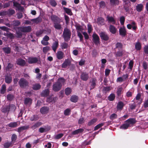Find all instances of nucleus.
Instances as JSON below:
<instances>
[{
	"label": "nucleus",
	"mask_w": 148,
	"mask_h": 148,
	"mask_svg": "<svg viewBox=\"0 0 148 148\" xmlns=\"http://www.w3.org/2000/svg\"><path fill=\"white\" fill-rule=\"evenodd\" d=\"M21 24L20 21L16 20L13 21L11 23V25L16 31V37L18 38H21L23 33L29 32L32 30V27L30 26L18 27Z\"/></svg>",
	"instance_id": "1"
},
{
	"label": "nucleus",
	"mask_w": 148,
	"mask_h": 148,
	"mask_svg": "<svg viewBox=\"0 0 148 148\" xmlns=\"http://www.w3.org/2000/svg\"><path fill=\"white\" fill-rule=\"evenodd\" d=\"M65 82V80L63 78L58 79L57 82L53 85V90L55 91H59L61 88L62 86L64 85Z\"/></svg>",
	"instance_id": "2"
},
{
	"label": "nucleus",
	"mask_w": 148,
	"mask_h": 148,
	"mask_svg": "<svg viewBox=\"0 0 148 148\" xmlns=\"http://www.w3.org/2000/svg\"><path fill=\"white\" fill-rule=\"evenodd\" d=\"M71 34V31L69 29L67 28H64L63 32L62 37L65 41L68 42L70 40Z\"/></svg>",
	"instance_id": "3"
},
{
	"label": "nucleus",
	"mask_w": 148,
	"mask_h": 148,
	"mask_svg": "<svg viewBox=\"0 0 148 148\" xmlns=\"http://www.w3.org/2000/svg\"><path fill=\"white\" fill-rule=\"evenodd\" d=\"M135 123V120L134 119H130L126 121L124 124L121 125L120 127L121 129H126L128 127L134 124Z\"/></svg>",
	"instance_id": "4"
},
{
	"label": "nucleus",
	"mask_w": 148,
	"mask_h": 148,
	"mask_svg": "<svg viewBox=\"0 0 148 148\" xmlns=\"http://www.w3.org/2000/svg\"><path fill=\"white\" fill-rule=\"evenodd\" d=\"M19 84L21 87L25 88L28 86L29 82L26 79L22 78L20 79Z\"/></svg>",
	"instance_id": "5"
},
{
	"label": "nucleus",
	"mask_w": 148,
	"mask_h": 148,
	"mask_svg": "<svg viewBox=\"0 0 148 148\" xmlns=\"http://www.w3.org/2000/svg\"><path fill=\"white\" fill-rule=\"evenodd\" d=\"M93 41L95 45H97L100 43V38L96 33H94L92 35Z\"/></svg>",
	"instance_id": "6"
},
{
	"label": "nucleus",
	"mask_w": 148,
	"mask_h": 148,
	"mask_svg": "<svg viewBox=\"0 0 148 148\" xmlns=\"http://www.w3.org/2000/svg\"><path fill=\"white\" fill-rule=\"evenodd\" d=\"M99 34L102 40L106 41L109 39L108 35L105 32H101Z\"/></svg>",
	"instance_id": "7"
},
{
	"label": "nucleus",
	"mask_w": 148,
	"mask_h": 148,
	"mask_svg": "<svg viewBox=\"0 0 148 148\" xmlns=\"http://www.w3.org/2000/svg\"><path fill=\"white\" fill-rule=\"evenodd\" d=\"M15 13V11L13 9H9L3 12H1V16L3 14H8L9 15H11Z\"/></svg>",
	"instance_id": "8"
},
{
	"label": "nucleus",
	"mask_w": 148,
	"mask_h": 148,
	"mask_svg": "<svg viewBox=\"0 0 148 148\" xmlns=\"http://www.w3.org/2000/svg\"><path fill=\"white\" fill-rule=\"evenodd\" d=\"M51 19L53 24L54 23L61 21V19L56 15L54 14H52L51 16Z\"/></svg>",
	"instance_id": "9"
},
{
	"label": "nucleus",
	"mask_w": 148,
	"mask_h": 148,
	"mask_svg": "<svg viewBox=\"0 0 148 148\" xmlns=\"http://www.w3.org/2000/svg\"><path fill=\"white\" fill-rule=\"evenodd\" d=\"M119 34L122 37H125L126 35V31L124 27H121L119 30Z\"/></svg>",
	"instance_id": "10"
},
{
	"label": "nucleus",
	"mask_w": 148,
	"mask_h": 148,
	"mask_svg": "<svg viewBox=\"0 0 148 148\" xmlns=\"http://www.w3.org/2000/svg\"><path fill=\"white\" fill-rule=\"evenodd\" d=\"M59 45V41L58 39H56L53 43L51 46L54 52H56V50L58 48Z\"/></svg>",
	"instance_id": "11"
},
{
	"label": "nucleus",
	"mask_w": 148,
	"mask_h": 148,
	"mask_svg": "<svg viewBox=\"0 0 148 148\" xmlns=\"http://www.w3.org/2000/svg\"><path fill=\"white\" fill-rule=\"evenodd\" d=\"M107 21L109 23H111L113 24H115L116 23V21L112 16H110L108 15L106 17Z\"/></svg>",
	"instance_id": "12"
},
{
	"label": "nucleus",
	"mask_w": 148,
	"mask_h": 148,
	"mask_svg": "<svg viewBox=\"0 0 148 148\" xmlns=\"http://www.w3.org/2000/svg\"><path fill=\"white\" fill-rule=\"evenodd\" d=\"M61 22H58L56 23H54L53 24V27L55 28L57 30H60L63 29V27L62 25L60 24Z\"/></svg>",
	"instance_id": "13"
},
{
	"label": "nucleus",
	"mask_w": 148,
	"mask_h": 148,
	"mask_svg": "<svg viewBox=\"0 0 148 148\" xmlns=\"http://www.w3.org/2000/svg\"><path fill=\"white\" fill-rule=\"evenodd\" d=\"M49 110V108L47 107H43L41 108L40 110V112L42 114H47Z\"/></svg>",
	"instance_id": "14"
},
{
	"label": "nucleus",
	"mask_w": 148,
	"mask_h": 148,
	"mask_svg": "<svg viewBox=\"0 0 148 148\" xmlns=\"http://www.w3.org/2000/svg\"><path fill=\"white\" fill-rule=\"evenodd\" d=\"M110 32L112 34H115L116 32L117 29L115 27L112 25L110 24L109 27Z\"/></svg>",
	"instance_id": "15"
},
{
	"label": "nucleus",
	"mask_w": 148,
	"mask_h": 148,
	"mask_svg": "<svg viewBox=\"0 0 148 148\" xmlns=\"http://www.w3.org/2000/svg\"><path fill=\"white\" fill-rule=\"evenodd\" d=\"M13 6L18 8V9L19 10L23 11L24 9V8L23 7L21 6V4L17 2H13Z\"/></svg>",
	"instance_id": "16"
},
{
	"label": "nucleus",
	"mask_w": 148,
	"mask_h": 148,
	"mask_svg": "<svg viewBox=\"0 0 148 148\" xmlns=\"http://www.w3.org/2000/svg\"><path fill=\"white\" fill-rule=\"evenodd\" d=\"M89 78L88 74L86 73H83L81 75V78L84 81L87 80Z\"/></svg>",
	"instance_id": "17"
},
{
	"label": "nucleus",
	"mask_w": 148,
	"mask_h": 148,
	"mask_svg": "<svg viewBox=\"0 0 148 148\" xmlns=\"http://www.w3.org/2000/svg\"><path fill=\"white\" fill-rule=\"evenodd\" d=\"M105 20L104 19L101 17H98L97 19V22L98 25H103L105 24Z\"/></svg>",
	"instance_id": "18"
},
{
	"label": "nucleus",
	"mask_w": 148,
	"mask_h": 148,
	"mask_svg": "<svg viewBox=\"0 0 148 148\" xmlns=\"http://www.w3.org/2000/svg\"><path fill=\"white\" fill-rule=\"evenodd\" d=\"M38 61L37 59L36 58L29 57L28 59V61L29 64L36 63Z\"/></svg>",
	"instance_id": "19"
},
{
	"label": "nucleus",
	"mask_w": 148,
	"mask_h": 148,
	"mask_svg": "<svg viewBox=\"0 0 148 148\" xmlns=\"http://www.w3.org/2000/svg\"><path fill=\"white\" fill-rule=\"evenodd\" d=\"M31 20L36 24H38L42 22V18L41 17L39 16L36 18L32 19Z\"/></svg>",
	"instance_id": "20"
},
{
	"label": "nucleus",
	"mask_w": 148,
	"mask_h": 148,
	"mask_svg": "<svg viewBox=\"0 0 148 148\" xmlns=\"http://www.w3.org/2000/svg\"><path fill=\"white\" fill-rule=\"evenodd\" d=\"M71 63V61L69 60H66L62 65V67L63 68H66L67 66L69 65Z\"/></svg>",
	"instance_id": "21"
},
{
	"label": "nucleus",
	"mask_w": 148,
	"mask_h": 148,
	"mask_svg": "<svg viewBox=\"0 0 148 148\" xmlns=\"http://www.w3.org/2000/svg\"><path fill=\"white\" fill-rule=\"evenodd\" d=\"M143 5L142 4H138L136 6V10L138 12H140L143 10Z\"/></svg>",
	"instance_id": "22"
},
{
	"label": "nucleus",
	"mask_w": 148,
	"mask_h": 148,
	"mask_svg": "<svg viewBox=\"0 0 148 148\" xmlns=\"http://www.w3.org/2000/svg\"><path fill=\"white\" fill-rule=\"evenodd\" d=\"M12 81V78L11 75H7L5 76V82L8 84L10 83Z\"/></svg>",
	"instance_id": "23"
},
{
	"label": "nucleus",
	"mask_w": 148,
	"mask_h": 148,
	"mask_svg": "<svg viewBox=\"0 0 148 148\" xmlns=\"http://www.w3.org/2000/svg\"><path fill=\"white\" fill-rule=\"evenodd\" d=\"M50 129L49 128H47L46 127H40L39 129V131L41 133L46 132L49 131Z\"/></svg>",
	"instance_id": "24"
},
{
	"label": "nucleus",
	"mask_w": 148,
	"mask_h": 148,
	"mask_svg": "<svg viewBox=\"0 0 148 148\" xmlns=\"http://www.w3.org/2000/svg\"><path fill=\"white\" fill-rule=\"evenodd\" d=\"M63 9L65 12L68 15L70 16H71L73 14V13L71 11V10L69 8L64 7Z\"/></svg>",
	"instance_id": "25"
},
{
	"label": "nucleus",
	"mask_w": 148,
	"mask_h": 148,
	"mask_svg": "<svg viewBox=\"0 0 148 148\" xmlns=\"http://www.w3.org/2000/svg\"><path fill=\"white\" fill-rule=\"evenodd\" d=\"M29 127V126L25 125L21 127L18 128V132H23V130L28 129Z\"/></svg>",
	"instance_id": "26"
},
{
	"label": "nucleus",
	"mask_w": 148,
	"mask_h": 148,
	"mask_svg": "<svg viewBox=\"0 0 148 148\" xmlns=\"http://www.w3.org/2000/svg\"><path fill=\"white\" fill-rule=\"evenodd\" d=\"M135 48L137 51L140 50L141 48V45L139 42H137L135 44Z\"/></svg>",
	"instance_id": "27"
},
{
	"label": "nucleus",
	"mask_w": 148,
	"mask_h": 148,
	"mask_svg": "<svg viewBox=\"0 0 148 148\" xmlns=\"http://www.w3.org/2000/svg\"><path fill=\"white\" fill-rule=\"evenodd\" d=\"M42 124V123L41 122H37L35 124H34L31 127V128L33 129L34 130L37 127H38L40 126Z\"/></svg>",
	"instance_id": "28"
},
{
	"label": "nucleus",
	"mask_w": 148,
	"mask_h": 148,
	"mask_svg": "<svg viewBox=\"0 0 148 148\" xmlns=\"http://www.w3.org/2000/svg\"><path fill=\"white\" fill-rule=\"evenodd\" d=\"M78 97L75 95H73L70 99V100L71 101L73 102H76L78 100Z\"/></svg>",
	"instance_id": "29"
},
{
	"label": "nucleus",
	"mask_w": 148,
	"mask_h": 148,
	"mask_svg": "<svg viewBox=\"0 0 148 148\" xmlns=\"http://www.w3.org/2000/svg\"><path fill=\"white\" fill-rule=\"evenodd\" d=\"M17 64L21 66H23L25 64V61L21 59H18L17 61Z\"/></svg>",
	"instance_id": "30"
},
{
	"label": "nucleus",
	"mask_w": 148,
	"mask_h": 148,
	"mask_svg": "<svg viewBox=\"0 0 148 148\" xmlns=\"http://www.w3.org/2000/svg\"><path fill=\"white\" fill-rule=\"evenodd\" d=\"M124 105L123 103L121 101L118 102L117 105V108L118 110H121L123 108Z\"/></svg>",
	"instance_id": "31"
},
{
	"label": "nucleus",
	"mask_w": 148,
	"mask_h": 148,
	"mask_svg": "<svg viewBox=\"0 0 148 148\" xmlns=\"http://www.w3.org/2000/svg\"><path fill=\"white\" fill-rule=\"evenodd\" d=\"M75 26L77 30V31H82V27L79 24H77L75 25Z\"/></svg>",
	"instance_id": "32"
},
{
	"label": "nucleus",
	"mask_w": 148,
	"mask_h": 148,
	"mask_svg": "<svg viewBox=\"0 0 148 148\" xmlns=\"http://www.w3.org/2000/svg\"><path fill=\"white\" fill-rule=\"evenodd\" d=\"M110 4L112 5H118L119 3V0H110Z\"/></svg>",
	"instance_id": "33"
},
{
	"label": "nucleus",
	"mask_w": 148,
	"mask_h": 148,
	"mask_svg": "<svg viewBox=\"0 0 148 148\" xmlns=\"http://www.w3.org/2000/svg\"><path fill=\"white\" fill-rule=\"evenodd\" d=\"M18 123L16 122L11 123L9 124L8 125L10 127H15L18 126ZM18 124H19L18 123Z\"/></svg>",
	"instance_id": "34"
},
{
	"label": "nucleus",
	"mask_w": 148,
	"mask_h": 148,
	"mask_svg": "<svg viewBox=\"0 0 148 148\" xmlns=\"http://www.w3.org/2000/svg\"><path fill=\"white\" fill-rule=\"evenodd\" d=\"M60 46L62 49H66L68 47V44L67 43L63 42L61 44Z\"/></svg>",
	"instance_id": "35"
},
{
	"label": "nucleus",
	"mask_w": 148,
	"mask_h": 148,
	"mask_svg": "<svg viewBox=\"0 0 148 148\" xmlns=\"http://www.w3.org/2000/svg\"><path fill=\"white\" fill-rule=\"evenodd\" d=\"M84 130L82 129H79L76 130L72 132V134L74 135L77 134L78 133L82 132Z\"/></svg>",
	"instance_id": "36"
},
{
	"label": "nucleus",
	"mask_w": 148,
	"mask_h": 148,
	"mask_svg": "<svg viewBox=\"0 0 148 148\" xmlns=\"http://www.w3.org/2000/svg\"><path fill=\"white\" fill-rule=\"evenodd\" d=\"M49 90L46 89L42 91L41 93V95L44 97L47 96L49 94Z\"/></svg>",
	"instance_id": "37"
},
{
	"label": "nucleus",
	"mask_w": 148,
	"mask_h": 148,
	"mask_svg": "<svg viewBox=\"0 0 148 148\" xmlns=\"http://www.w3.org/2000/svg\"><path fill=\"white\" fill-rule=\"evenodd\" d=\"M3 49L4 52L8 54L10 52L11 49L9 47L3 48Z\"/></svg>",
	"instance_id": "38"
},
{
	"label": "nucleus",
	"mask_w": 148,
	"mask_h": 148,
	"mask_svg": "<svg viewBox=\"0 0 148 148\" xmlns=\"http://www.w3.org/2000/svg\"><path fill=\"white\" fill-rule=\"evenodd\" d=\"M10 108V106H8L4 107L2 109V111L4 113L8 112L9 111Z\"/></svg>",
	"instance_id": "39"
},
{
	"label": "nucleus",
	"mask_w": 148,
	"mask_h": 148,
	"mask_svg": "<svg viewBox=\"0 0 148 148\" xmlns=\"http://www.w3.org/2000/svg\"><path fill=\"white\" fill-rule=\"evenodd\" d=\"M40 87L41 86L39 84H36L33 85V88L34 90H37L39 89Z\"/></svg>",
	"instance_id": "40"
},
{
	"label": "nucleus",
	"mask_w": 148,
	"mask_h": 148,
	"mask_svg": "<svg viewBox=\"0 0 148 148\" xmlns=\"http://www.w3.org/2000/svg\"><path fill=\"white\" fill-rule=\"evenodd\" d=\"M77 36L80 38V41H82L83 40V37L81 32L79 31H77Z\"/></svg>",
	"instance_id": "41"
},
{
	"label": "nucleus",
	"mask_w": 148,
	"mask_h": 148,
	"mask_svg": "<svg viewBox=\"0 0 148 148\" xmlns=\"http://www.w3.org/2000/svg\"><path fill=\"white\" fill-rule=\"evenodd\" d=\"M71 91L72 90L70 88H66L65 89V93L66 95H68L71 93Z\"/></svg>",
	"instance_id": "42"
},
{
	"label": "nucleus",
	"mask_w": 148,
	"mask_h": 148,
	"mask_svg": "<svg viewBox=\"0 0 148 148\" xmlns=\"http://www.w3.org/2000/svg\"><path fill=\"white\" fill-rule=\"evenodd\" d=\"M116 47L119 50L121 49L122 48V45L120 42H117L116 44Z\"/></svg>",
	"instance_id": "43"
},
{
	"label": "nucleus",
	"mask_w": 148,
	"mask_h": 148,
	"mask_svg": "<svg viewBox=\"0 0 148 148\" xmlns=\"http://www.w3.org/2000/svg\"><path fill=\"white\" fill-rule=\"evenodd\" d=\"M93 29L92 28V26L91 24H88V32L90 34Z\"/></svg>",
	"instance_id": "44"
},
{
	"label": "nucleus",
	"mask_w": 148,
	"mask_h": 148,
	"mask_svg": "<svg viewBox=\"0 0 148 148\" xmlns=\"http://www.w3.org/2000/svg\"><path fill=\"white\" fill-rule=\"evenodd\" d=\"M71 110L69 108L66 109L64 112V114L65 115H69L70 114Z\"/></svg>",
	"instance_id": "45"
},
{
	"label": "nucleus",
	"mask_w": 148,
	"mask_h": 148,
	"mask_svg": "<svg viewBox=\"0 0 148 148\" xmlns=\"http://www.w3.org/2000/svg\"><path fill=\"white\" fill-rule=\"evenodd\" d=\"M120 21L121 24L122 25H124L125 21V18L123 16H122L120 17Z\"/></svg>",
	"instance_id": "46"
},
{
	"label": "nucleus",
	"mask_w": 148,
	"mask_h": 148,
	"mask_svg": "<svg viewBox=\"0 0 148 148\" xmlns=\"http://www.w3.org/2000/svg\"><path fill=\"white\" fill-rule=\"evenodd\" d=\"M32 100L30 98H26L25 100V103L26 104H30L31 103Z\"/></svg>",
	"instance_id": "47"
},
{
	"label": "nucleus",
	"mask_w": 148,
	"mask_h": 148,
	"mask_svg": "<svg viewBox=\"0 0 148 148\" xmlns=\"http://www.w3.org/2000/svg\"><path fill=\"white\" fill-rule=\"evenodd\" d=\"M50 3L51 5L54 7H55L57 5V3L55 0H51Z\"/></svg>",
	"instance_id": "48"
},
{
	"label": "nucleus",
	"mask_w": 148,
	"mask_h": 148,
	"mask_svg": "<svg viewBox=\"0 0 148 148\" xmlns=\"http://www.w3.org/2000/svg\"><path fill=\"white\" fill-rule=\"evenodd\" d=\"M99 5L100 7L101 8H104L106 6V4L105 2L103 1L100 2L99 3Z\"/></svg>",
	"instance_id": "49"
},
{
	"label": "nucleus",
	"mask_w": 148,
	"mask_h": 148,
	"mask_svg": "<svg viewBox=\"0 0 148 148\" xmlns=\"http://www.w3.org/2000/svg\"><path fill=\"white\" fill-rule=\"evenodd\" d=\"M6 90V86L5 85H3L2 86L1 90V93L3 94Z\"/></svg>",
	"instance_id": "50"
},
{
	"label": "nucleus",
	"mask_w": 148,
	"mask_h": 148,
	"mask_svg": "<svg viewBox=\"0 0 148 148\" xmlns=\"http://www.w3.org/2000/svg\"><path fill=\"white\" fill-rule=\"evenodd\" d=\"M63 136V134L62 133L58 134L56 135L55 136V138L56 139H59L61 138Z\"/></svg>",
	"instance_id": "51"
},
{
	"label": "nucleus",
	"mask_w": 148,
	"mask_h": 148,
	"mask_svg": "<svg viewBox=\"0 0 148 148\" xmlns=\"http://www.w3.org/2000/svg\"><path fill=\"white\" fill-rule=\"evenodd\" d=\"M104 124L103 123H101L100 124H99L96 125L95 127L94 128L95 130H96L99 129L100 127H101Z\"/></svg>",
	"instance_id": "52"
},
{
	"label": "nucleus",
	"mask_w": 148,
	"mask_h": 148,
	"mask_svg": "<svg viewBox=\"0 0 148 148\" xmlns=\"http://www.w3.org/2000/svg\"><path fill=\"white\" fill-rule=\"evenodd\" d=\"M38 116L34 115L32 117L30 118V120L32 121H36L38 120Z\"/></svg>",
	"instance_id": "53"
},
{
	"label": "nucleus",
	"mask_w": 148,
	"mask_h": 148,
	"mask_svg": "<svg viewBox=\"0 0 148 148\" xmlns=\"http://www.w3.org/2000/svg\"><path fill=\"white\" fill-rule=\"evenodd\" d=\"M82 33L84 36V38L85 40H88L89 39V36L86 32H84Z\"/></svg>",
	"instance_id": "54"
},
{
	"label": "nucleus",
	"mask_w": 148,
	"mask_h": 148,
	"mask_svg": "<svg viewBox=\"0 0 148 148\" xmlns=\"http://www.w3.org/2000/svg\"><path fill=\"white\" fill-rule=\"evenodd\" d=\"M115 97V95L114 94H111L108 97V99L110 101H113Z\"/></svg>",
	"instance_id": "55"
},
{
	"label": "nucleus",
	"mask_w": 148,
	"mask_h": 148,
	"mask_svg": "<svg viewBox=\"0 0 148 148\" xmlns=\"http://www.w3.org/2000/svg\"><path fill=\"white\" fill-rule=\"evenodd\" d=\"M7 36L10 39H12L14 38L13 34L11 33H7L6 34Z\"/></svg>",
	"instance_id": "56"
},
{
	"label": "nucleus",
	"mask_w": 148,
	"mask_h": 148,
	"mask_svg": "<svg viewBox=\"0 0 148 148\" xmlns=\"http://www.w3.org/2000/svg\"><path fill=\"white\" fill-rule=\"evenodd\" d=\"M144 51L145 53L148 54V44L144 47Z\"/></svg>",
	"instance_id": "57"
},
{
	"label": "nucleus",
	"mask_w": 148,
	"mask_h": 148,
	"mask_svg": "<svg viewBox=\"0 0 148 148\" xmlns=\"http://www.w3.org/2000/svg\"><path fill=\"white\" fill-rule=\"evenodd\" d=\"M117 117V115L114 113L112 114L110 116V119L111 120H113L116 119Z\"/></svg>",
	"instance_id": "58"
},
{
	"label": "nucleus",
	"mask_w": 148,
	"mask_h": 148,
	"mask_svg": "<svg viewBox=\"0 0 148 148\" xmlns=\"http://www.w3.org/2000/svg\"><path fill=\"white\" fill-rule=\"evenodd\" d=\"M97 121V119H94L91 120L88 123V125H90L94 123H95Z\"/></svg>",
	"instance_id": "59"
},
{
	"label": "nucleus",
	"mask_w": 148,
	"mask_h": 148,
	"mask_svg": "<svg viewBox=\"0 0 148 148\" xmlns=\"http://www.w3.org/2000/svg\"><path fill=\"white\" fill-rule=\"evenodd\" d=\"M50 49V47L49 46H46L44 47L43 48V51L44 52H46L49 51Z\"/></svg>",
	"instance_id": "60"
},
{
	"label": "nucleus",
	"mask_w": 148,
	"mask_h": 148,
	"mask_svg": "<svg viewBox=\"0 0 148 148\" xmlns=\"http://www.w3.org/2000/svg\"><path fill=\"white\" fill-rule=\"evenodd\" d=\"M95 85V81L94 80H93L90 86V89H91L94 88Z\"/></svg>",
	"instance_id": "61"
},
{
	"label": "nucleus",
	"mask_w": 148,
	"mask_h": 148,
	"mask_svg": "<svg viewBox=\"0 0 148 148\" xmlns=\"http://www.w3.org/2000/svg\"><path fill=\"white\" fill-rule=\"evenodd\" d=\"M117 89H118L117 92V94L118 95H119L121 93V91L123 89V88H122L121 87H119Z\"/></svg>",
	"instance_id": "62"
},
{
	"label": "nucleus",
	"mask_w": 148,
	"mask_h": 148,
	"mask_svg": "<svg viewBox=\"0 0 148 148\" xmlns=\"http://www.w3.org/2000/svg\"><path fill=\"white\" fill-rule=\"evenodd\" d=\"M41 44L44 45H49V43L47 41H46L44 40H42L41 41Z\"/></svg>",
	"instance_id": "63"
},
{
	"label": "nucleus",
	"mask_w": 148,
	"mask_h": 148,
	"mask_svg": "<svg viewBox=\"0 0 148 148\" xmlns=\"http://www.w3.org/2000/svg\"><path fill=\"white\" fill-rule=\"evenodd\" d=\"M110 88L109 87H104L103 89V91L105 92H106L110 90Z\"/></svg>",
	"instance_id": "64"
}]
</instances>
